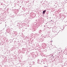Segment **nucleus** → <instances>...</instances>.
<instances>
[{
    "instance_id": "f257e3e1",
    "label": "nucleus",
    "mask_w": 67,
    "mask_h": 67,
    "mask_svg": "<svg viewBox=\"0 0 67 67\" xmlns=\"http://www.w3.org/2000/svg\"><path fill=\"white\" fill-rule=\"evenodd\" d=\"M46 10H45L44 11H43V14H44L45 12H46Z\"/></svg>"
}]
</instances>
